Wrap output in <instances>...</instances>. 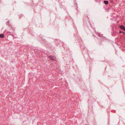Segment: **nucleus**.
Masks as SVG:
<instances>
[{"label":"nucleus","mask_w":125,"mask_h":125,"mask_svg":"<svg viewBox=\"0 0 125 125\" xmlns=\"http://www.w3.org/2000/svg\"><path fill=\"white\" fill-rule=\"evenodd\" d=\"M104 2L106 5H107L108 3V2L107 1L104 0Z\"/></svg>","instance_id":"nucleus-4"},{"label":"nucleus","mask_w":125,"mask_h":125,"mask_svg":"<svg viewBox=\"0 0 125 125\" xmlns=\"http://www.w3.org/2000/svg\"><path fill=\"white\" fill-rule=\"evenodd\" d=\"M121 29L125 31V27L123 25H121L120 26Z\"/></svg>","instance_id":"nucleus-2"},{"label":"nucleus","mask_w":125,"mask_h":125,"mask_svg":"<svg viewBox=\"0 0 125 125\" xmlns=\"http://www.w3.org/2000/svg\"><path fill=\"white\" fill-rule=\"evenodd\" d=\"M4 34H0V38H3L4 37Z\"/></svg>","instance_id":"nucleus-3"},{"label":"nucleus","mask_w":125,"mask_h":125,"mask_svg":"<svg viewBox=\"0 0 125 125\" xmlns=\"http://www.w3.org/2000/svg\"><path fill=\"white\" fill-rule=\"evenodd\" d=\"M49 59L51 60H55L56 59V57L54 56H50L49 57Z\"/></svg>","instance_id":"nucleus-1"},{"label":"nucleus","mask_w":125,"mask_h":125,"mask_svg":"<svg viewBox=\"0 0 125 125\" xmlns=\"http://www.w3.org/2000/svg\"><path fill=\"white\" fill-rule=\"evenodd\" d=\"M119 32L120 33H124V34H125V33L124 32H123L122 31H120Z\"/></svg>","instance_id":"nucleus-5"}]
</instances>
